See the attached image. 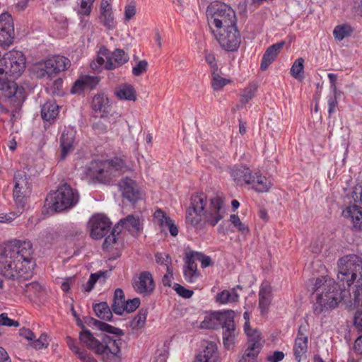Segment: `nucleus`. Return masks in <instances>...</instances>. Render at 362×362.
I'll use <instances>...</instances> for the list:
<instances>
[{
    "instance_id": "nucleus-1",
    "label": "nucleus",
    "mask_w": 362,
    "mask_h": 362,
    "mask_svg": "<svg viewBox=\"0 0 362 362\" xmlns=\"http://www.w3.org/2000/svg\"><path fill=\"white\" fill-rule=\"evenodd\" d=\"M35 267L30 241L13 240L0 250V275L11 280L31 277Z\"/></svg>"
},
{
    "instance_id": "nucleus-2",
    "label": "nucleus",
    "mask_w": 362,
    "mask_h": 362,
    "mask_svg": "<svg viewBox=\"0 0 362 362\" xmlns=\"http://www.w3.org/2000/svg\"><path fill=\"white\" fill-rule=\"evenodd\" d=\"M206 196L197 194L191 197V204L186 212V221L196 230H202L206 223L215 226L226 214L223 199L216 196L210 199V204L206 209Z\"/></svg>"
},
{
    "instance_id": "nucleus-3",
    "label": "nucleus",
    "mask_w": 362,
    "mask_h": 362,
    "mask_svg": "<svg viewBox=\"0 0 362 362\" xmlns=\"http://www.w3.org/2000/svg\"><path fill=\"white\" fill-rule=\"evenodd\" d=\"M341 283L337 288L334 280L327 276L316 279L313 290L316 293V302L313 305V312L319 315L329 310L336 308L341 300Z\"/></svg>"
},
{
    "instance_id": "nucleus-4",
    "label": "nucleus",
    "mask_w": 362,
    "mask_h": 362,
    "mask_svg": "<svg viewBox=\"0 0 362 362\" xmlns=\"http://www.w3.org/2000/svg\"><path fill=\"white\" fill-rule=\"evenodd\" d=\"M206 15L211 33L237 24L235 12L223 2H211L207 7Z\"/></svg>"
},
{
    "instance_id": "nucleus-5",
    "label": "nucleus",
    "mask_w": 362,
    "mask_h": 362,
    "mask_svg": "<svg viewBox=\"0 0 362 362\" xmlns=\"http://www.w3.org/2000/svg\"><path fill=\"white\" fill-rule=\"evenodd\" d=\"M129 170L126 161L120 158L112 160H94L89 167L90 175L101 182L109 180L111 177Z\"/></svg>"
},
{
    "instance_id": "nucleus-6",
    "label": "nucleus",
    "mask_w": 362,
    "mask_h": 362,
    "mask_svg": "<svg viewBox=\"0 0 362 362\" xmlns=\"http://www.w3.org/2000/svg\"><path fill=\"white\" fill-rule=\"evenodd\" d=\"M337 279L343 288L350 286L357 278L362 279V259L357 255H346L338 260Z\"/></svg>"
},
{
    "instance_id": "nucleus-7",
    "label": "nucleus",
    "mask_w": 362,
    "mask_h": 362,
    "mask_svg": "<svg viewBox=\"0 0 362 362\" xmlns=\"http://www.w3.org/2000/svg\"><path fill=\"white\" fill-rule=\"evenodd\" d=\"M78 199V192L67 184H64L47 197L45 203L49 209L57 212L74 206Z\"/></svg>"
},
{
    "instance_id": "nucleus-8",
    "label": "nucleus",
    "mask_w": 362,
    "mask_h": 362,
    "mask_svg": "<svg viewBox=\"0 0 362 362\" xmlns=\"http://www.w3.org/2000/svg\"><path fill=\"white\" fill-rule=\"evenodd\" d=\"M25 69V57L22 52L12 50L6 53L0 59V75L11 78L13 81L21 76Z\"/></svg>"
},
{
    "instance_id": "nucleus-9",
    "label": "nucleus",
    "mask_w": 362,
    "mask_h": 362,
    "mask_svg": "<svg viewBox=\"0 0 362 362\" xmlns=\"http://www.w3.org/2000/svg\"><path fill=\"white\" fill-rule=\"evenodd\" d=\"M121 339L116 337L103 336L95 354L100 356L103 362H120Z\"/></svg>"
},
{
    "instance_id": "nucleus-10",
    "label": "nucleus",
    "mask_w": 362,
    "mask_h": 362,
    "mask_svg": "<svg viewBox=\"0 0 362 362\" xmlns=\"http://www.w3.org/2000/svg\"><path fill=\"white\" fill-rule=\"evenodd\" d=\"M212 34L221 47L227 52H235L240 45L241 35L237 24L214 31Z\"/></svg>"
},
{
    "instance_id": "nucleus-11",
    "label": "nucleus",
    "mask_w": 362,
    "mask_h": 362,
    "mask_svg": "<svg viewBox=\"0 0 362 362\" xmlns=\"http://www.w3.org/2000/svg\"><path fill=\"white\" fill-rule=\"evenodd\" d=\"M69 65V60L63 56H54L39 63L35 69L38 78L52 77L53 74L65 70Z\"/></svg>"
},
{
    "instance_id": "nucleus-12",
    "label": "nucleus",
    "mask_w": 362,
    "mask_h": 362,
    "mask_svg": "<svg viewBox=\"0 0 362 362\" xmlns=\"http://www.w3.org/2000/svg\"><path fill=\"white\" fill-rule=\"evenodd\" d=\"M15 32L13 18L8 13L0 15V45L10 46L14 40Z\"/></svg>"
},
{
    "instance_id": "nucleus-13",
    "label": "nucleus",
    "mask_w": 362,
    "mask_h": 362,
    "mask_svg": "<svg viewBox=\"0 0 362 362\" xmlns=\"http://www.w3.org/2000/svg\"><path fill=\"white\" fill-rule=\"evenodd\" d=\"M13 198L16 202L21 203L24 197L31 191L29 177L23 171H18L14 175Z\"/></svg>"
},
{
    "instance_id": "nucleus-14",
    "label": "nucleus",
    "mask_w": 362,
    "mask_h": 362,
    "mask_svg": "<svg viewBox=\"0 0 362 362\" xmlns=\"http://www.w3.org/2000/svg\"><path fill=\"white\" fill-rule=\"evenodd\" d=\"M90 235L94 239H100L109 231L111 223L107 217L103 214L93 216L90 221Z\"/></svg>"
},
{
    "instance_id": "nucleus-15",
    "label": "nucleus",
    "mask_w": 362,
    "mask_h": 362,
    "mask_svg": "<svg viewBox=\"0 0 362 362\" xmlns=\"http://www.w3.org/2000/svg\"><path fill=\"white\" fill-rule=\"evenodd\" d=\"M233 317V311L228 313L221 324L223 328V341L224 346L228 349H230L233 346L238 334Z\"/></svg>"
},
{
    "instance_id": "nucleus-16",
    "label": "nucleus",
    "mask_w": 362,
    "mask_h": 362,
    "mask_svg": "<svg viewBox=\"0 0 362 362\" xmlns=\"http://www.w3.org/2000/svg\"><path fill=\"white\" fill-rule=\"evenodd\" d=\"M119 187L124 198L134 203L141 199V192L136 182L128 177L122 179Z\"/></svg>"
},
{
    "instance_id": "nucleus-17",
    "label": "nucleus",
    "mask_w": 362,
    "mask_h": 362,
    "mask_svg": "<svg viewBox=\"0 0 362 362\" xmlns=\"http://www.w3.org/2000/svg\"><path fill=\"white\" fill-rule=\"evenodd\" d=\"M308 325H301L298 331L293 346V353L298 362L306 356L308 350Z\"/></svg>"
},
{
    "instance_id": "nucleus-18",
    "label": "nucleus",
    "mask_w": 362,
    "mask_h": 362,
    "mask_svg": "<svg viewBox=\"0 0 362 362\" xmlns=\"http://www.w3.org/2000/svg\"><path fill=\"white\" fill-rule=\"evenodd\" d=\"M134 290L141 294L147 295L154 289V282L152 275L148 272H144L140 274L133 283Z\"/></svg>"
},
{
    "instance_id": "nucleus-19",
    "label": "nucleus",
    "mask_w": 362,
    "mask_h": 362,
    "mask_svg": "<svg viewBox=\"0 0 362 362\" xmlns=\"http://www.w3.org/2000/svg\"><path fill=\"white\" fill-rule=\"evenodd\" d=\"M100 78L96 76H82L74 84L71 89L73 94H81L86 89L92 90L96 87Z\"/></svg>"
},
{
    "instance_id": "nucleus-20",
    "label": "nucleus",
    "mask_w": 362,
    "mask_h": 362,
    "mask_svg": "<svg viewBox=\"0 0 362 362\" xmlns=\"http://www.w3.org/2000/svg\"><path fill=\"white\" fill-rule=\"evenodd\" d=\"M116 226H119V230L127 229L133 235H136L142 230V222L138 216L128 215L121 219Z\"/></svg>"
},
{
    "instance_id": "nucleus-21",
    "label": "nucleus",
    "mask_w": 362,
    "mask_h": 362,
    "mask_svg": "<svg viewBox=\"0 0 362 362\" xmlns=\"http://www.w3.org/2000/svg\"><path fill=\"white\" fill-rule=\"evenodd\" d=\"M272 300V286L268 282H263L259 291V307L262 315L267 313Z\"/></svg>"
},
{
    "instance_id": "nucleus-22",
    "label": "nucleus",
    "mask_w": 362,
    "mask_h": 362,
    "mask_svg": "<svg viewBox=\"0 0 362 362\" xmlns=\"http://www.w3.org/2000/svg\"><path fill=\"white\" fill-rule=\"evenodd\" d=\"M285 45L284 41H281L269 46L263 54L260 68L262 71L266 70L269 66L276 59L280 50Z\"/></svg>"
},
{
    "instance_id": "nucleus-23",
    "label": "nucleus",
    "mask_w": 362,
    "mask_h": 362,
    "mask_svg": "<svg viewBox=\"0 0 362 362\" xmlns=\"http://www.w3.org/2000/svg\"><path fill=\"white\" fill-rule=\"evenodd\" d=\"M76 131L73 128L65 129L60 138L62 157L64 158L69 153L74 150V142Z\"/></svg>"
},
{
    "instance_id": "nucleus-24",
    "label": "nucleus",
    "mask_w": 362,
    "mask_h": 362,
    "mask_svg": "<svg viewBox=\"0 0 362 362\" xmlns=\"http://www.w3.org/2000/svg\"><path fill=\"white\" fill-rule=\"evenodd\" d=\"M129 60L128 54L123 49H116L111 55L107 57L105 64V68L107 70H113L127 63Z\"/></svg>"
},
{
    "instance_id": "nucleus-25",
    "label": "nucleus",
    "mask_w": 362,
    "mask_h": 362,
    "mask_svg": "<svg viewBox=\"0 0 362 362\" xmlns=\"http://www.w3.org/2000/svg\"><path fill=\"white\" fill-rule=\"evenodd\" d=\"M114 93L121 100L135 101L136 91L134 86L130 83H124L115 87Z\"/></svg>"
},
{
    "instance_id": "nucleus-26",
    "label": "nucleus",
    "mask_w": 362,
    "mask_h": 362,
    "mask_svg": "<svg viewBox=\"0 0 362 362\" xmlns=\"http://www.w3.org/2000/svg\"><path fill=\"white\" fill-rule=\"evenodd\" d=\"M343 214L351 219L356 230H362V207L356 204L349 206L343 211Z\"/></svg>"
},
{
    "instance_id": "nucleus-27",
    "label": "nucleus",
    "mask_w": 362,
    "mask_h": 362,
    "mask_svg": "<svg viewBox=\"0 0 362 362\" xmlns=\"http://www.w3.org/2000/svg\"><path fill=\"white\" fill-rule=\"evenodd\" d=\"M184 277L189 283H194L199 277L197 272V266L195 262L192 259V255L185 252V266H184Z\"/></svg>"
},
{
    "instance_id": "nucleus-28",
    "label": "nucleus",
    "mask_w": 362,
    "mask_h": 362,
    "mask_svg": "<svg viewBox=\"0 0 362 362\" xmlns=\"http://www.w3.org/2000/svg\"><path fill=\"white\" fill-rule=\"evenodd\" d=\"M260 334L257 330L254 331V336L248 339V347L242 357H246L247 360H256L260 350Z\"/></svg>"
},
{
    "instance_id": "nucleus-29",
    "label": "nucleus",
    "mask_w": 362,
    "mask_h": 362,
    "mask_svg": "<svg viewBox=\"0 0 362 362\" xmlns=\"http://www.w3.org/2000/svg\"><path fill=\"white\" fill-rule=\"evenodd\" d=\"M203 351L196 358L210 362H218L219 356L216 344L212 341H206L203 344Z\"/></svg>"
},
{
    "instance_id": "nucleus-30",
    "label": "nucleus",
    "mask_w": 362,
    "mask_h": 362,
    "mask_svg": "<svg viewBox=\"0 0 362 362\" xmlns=\"http://www.w3.org/2000/svg\"><path fill=\"white\" fill-rule=\"evenodd\" d=\"M227 313H213L206 315L201 322L200 327L202 329H215L221 325L225 320Z\"/></svg>"
},
{
    "instance_id": "nucleus-31",
    "label": "nucleus",
    "mask_w": 362,
    "mask_h": 362,
    "mask_svg": "<svg viewBox=\"0 0 362 362\" xmlns=\"http://www.w3.org/2000/svg\"><path fill=\"white\" fill-rule=\"evenodd\" d=\"M92 107L95 112L107 113L110 110V100L103 94L96 95L92 100Z\"/></svg>"
},
{
    "instance_id": "nucleus-32",
    "label": "nucleus",
    "mask_w": 362,
    "mask_h": 362,
    "mask_svg": "<svg viewBox=\"0 0 362 362\" xmlns=\"http://www.w3.org/2000/svg\"><path fill=\"white\" fill-rule=\"evenodd\" d=\"M80 341L89 349L95 351L100 340L94 337L93 334L87 329H83L79 334Z\"/></svg>"
},
{
    "instance_id": "nucleus-33",
    "label": "nucleus",
    "mask_w": 362,
    "mask_h": 362,
    "mask_svg": "<svg viewBox=\"0 0 362 362\" xmlns=\"http://www.w3.org/2000/svg\"><path fill=\"white\" fill-rule=\"evenodd\" d=\"M125 302L126 300L123 291L121 288H117L115 291L113 303L112 305L113 312L117 315H123Z\"/></svg>"
},
{
    "instance_id": "nucleus-34",
    "label": "nucleus",
    "mask_w": 362,
    "mask_h": 362,
    "mask_svg": "<svg viewBox=\"0 0 362 362\" xmlns=\"http://www.w3.org/2000/svg\"><path fill=\"white\" fill-rule=\"evenodd\" d=\"M238 298L239 294L235 288L231 290H224L218 293L216 297V301L221 304L235 303L238 300Z\"/></svg>"
},
{
    "instance_id": "nucleus-35",
    "label": "nucleus",
    "mask_w": 362,
    "mask_h": 362,
    "mask_svg": "<svg viewBox=\"0 0 362 362\" xmlns=\"http://www.w3.org/2000/svg\"><path fill=\"white\" fill-rule=\"evenodd\" d=\"M251 185L258 192H266L270 189L272 183L266 177L262 176L258 172H255V182Z\"/></svg>"
},
{
    "instance_id": "nucleus-36",
    "label": "nucleus",
    "mask_w": 362,
    "mask_h": 362,
    "mask_svg": "<svg viewBox=\"0 0 362 362\" xmlns=\"http://www.w3.org/2000/svg\"><path fill=\"white\" fill-rule=\"evenodd\" d=\"M95 315L105 320H110L112 317V311L106 302H101L93 305Z\"/></svg>"
},
{
    "instance_id": "nucleus-37",
    "label": "nucleus",
    "mask_w": 362,
    "mask_h": 362,
    "mask_svg": "<svg viewBox=\"0 0 362 362\" xmlns=\"http://www.w3.org/2000/svg\"><path fill=\"white\" fill-rule=\"evenodd\" d=\"M91 320L93 322L94 325L96 326L100 330L114 334H115V337L117 338H118L119 336L124 334V332L122 329L115 327L106 322H103L93 318H92Z\"/></svg>"
},
{
    "instance_id": "nucleus-38",
    "label": "nucleus",
    "mask_w": 362,
    "mask_h": 362,
    "mask_svg": "<svg viewBox=\"0 0 362 362\" xmlns=\"http://www.w3.org/2000/svg\"><path fill=\"white\" fill-rule=\"evenodd\" d=\"M229 83L230 80L222 77L218 71H211V87L214 90H220Z\"/></svg>"
},
{
    "instance_id": "nucleus-39",
    "label": "nucleus",
    "mask_w": 362,
    "mask_h": 362,
    "mask_svg": "<svg viewBox=\"0 0 362 362\" xmlns=\"http://www.w3.org/2000/svg\"><path fill=\"white\" fill-rule=\"evenodd\" d=\"M147 313L146 309L139 310L138 314L130 322V327L133 329H139L143 327L146 323Z\"/></svg>"
},
{
    "instance_id": "nucleus-40",
    "label": "nucleus",
    "mask_w": 362,
    "mask_h": 362,
    "mask_svg": "<svg viewBox=\"0 0 362 362\" xmlns=\"http://www.w3.org/2000/svg\"><path fill=\"white\" fill-rule=\"evenodd\" d=\"M23 293L30 298L38 296L42 291V286L36 281L25 284L23 287Z\"/></svg>"
},
{
    "instance_id": "nucleus-41",
    "label": "nucleus",
    "mask_w": 362,
    "mask_h": 362,
    "mask_svg": "<svg viewBox=\"0 0 362 362\" xmlns=\"http://www.w3.org/2000/svg\"><path fill=\"white\" fill-rule=\"evenodd\" d=\"M353 32L352 28L347 24L339 25L335 27L333 35L338 40H342L344 37L351 35Z\"/></svg>"
},
{
    "instance_id": "nucleus-42",
    "label": "nucleus",
    "mask_w": 362,
    "mask_h": 362,
    "mask_svg": "<svg viewBox=\"0 0 362 362\" xmlns=\"http://www.w3.org/2000/svg\"><path fill=\"white\" fill-rule=\"evenodd\" d=\"M258 86L257 83H252L246 87L241 95L240 103L243 105L247 103L254 96L257 90Z\"/></svg>"
},
{
    "instance_id": "nucleus-43",
    "label": "nucleus",
    "mask_w": 362,
    "mask_h": 362,
    "mask_svg": "<svg viewBox=\"0 0 362 362\" xmlns=\"http://www.w3.org/2000/svg\"><path fill=\"white\" fill-rule=\"evenodd\" d=\"M100 21L109 30L115 27L112 10L100 12Z\"/></svg>"
},
{
    "instance_id": "nucleus-44",
    "label": "nucleus",
    "mask_w": 362,
    "mask_h": 362,
    "mask_svg": "<svg viewBox=\"0 0 362 362\" xmlns=\"http://www.w3.org/2000/svg\"><path fill=\"white\" fill-rule=\"evenodd\" d=\"M304 59L298 58L296 59L291 68V74L296 79H302L303 78L302 73L303 71Z\"/></svg>"
},
{
    "instance_id": "nucleus-45",
    "label": "nucleus",
    "mask_w": 362,
    "mask_h": 362,
    "mask_svg": "<svg viewBox=\"0 0 362 362\" xmlns=\"http://www.w3.org/2000/svg\"><path fill=\"white\" fill-rule=\"evenodd\" d=\"M106 272H98L97 273L91 274L90 278L86 285L83 286V289L86 292H90L94 287L95 283L102 277L105 278Z\"/></svg>"
},
{
    "instance_id": "nucleus-46",
    "label": "nucleus",
    "mask_w": 362,
    "mask_h": 362,
    "mask_svg": "<svg viewBox=\"0 0 362 362\" xmlns=\"http://www.w3.org/2000/svg\"><path fill=\"white\" fill-rule=\"evenodd\" d=\"M187 252L188 255H192V259L194 262H195V260L201 262L202 267L203 268L207 267L212 264L210 257L206 256L201 252L194 251H187Z\"/></svg>"
},
{
    "instance_id": "nucleus-47",
    "label": "nucleus",
    "mask_w": 362,
    "mask_h": 362,
    "mask_svg": "<svg viewBox=\"0 0 362 362\" xmlns=\"http://www.w3.org/2000/svg\"><path fill=\"white\" fill-rule=\"evenodd\" d=\"M153 217L156 223L160 226V230L165 231V226H166L170 218L161 209L156 210Z\"/></svg>"
},
{
    "instance_id": "nucleus-48",
    "label": "nucleus",
    "mask_w": 362,
    "mask_h": 362,
    "mask_svg": "<svg viewBox=\"0 0 362 362\" xmlns=\"http://www.w3.org/2000/svg\"><path fill=\"white\" fill-rule=\"evenodd\" d=\"M107 122V115H100V117L94 115L93 119V127L98 129L100 132H103L107 129V126L105 124Z\"/></svg>"
},
{
    "instance_id": "nucleus-49",
    "label": "nucleus",
    "mask_w": 362,
    "mask_h": 362,
    "mask_svg": "<svg viewBox=\"0 0 362 362\" xmlns=\"http://www.w3.org/2000/svg\"><path fill=\"white\" fill-rule=\"evenodd\" d=\"M119 226H116L114 227L112 233L107 237L105 238V241L103 243V247L108 249L112 247L117 240V235L120 233Z\"/></svg>"
},
{
    "instance_id": "nucleus-50",
    "label": "nucleus",
    "mask_w": 362,
    "mask_h": 362,
    "mask_svg": "<svg viewBox=\"0 0 362 362\" xmlns=\"http://www.w3.org/2000/svg\"><path fill=\"white\" fill-rule=\"evenodd\" d=\"M247 173V168L245 166H240L234 168L231 172V176L234 181L238 185H243L244 174Z\"/></svg>"
},
{
    "instance_id": "nucleus-51",
    "label": "nucleus",
    "mask_w": 362,
    "mask_h": 362,
    "mask_svg": "<svg viewBox=\"0 0 362 362\" xmlns=\"http://www.w3.org/2000/svg\"><path fill=\"white\" fill-rule=\"evenodd\" d=\"M148 64L145 59L139 61L132 68V74L134 76H139L148 70Z\"/></svg>"
},
{
    "instance_id": "nucleus-52",
    "label": "nucleus",
    "mask_w": 362,
    "mask_h": 362,
    "mask_svg": "<svg viewBox=\"0 0 362 362\" xmlns=\"http://www.w3.org/2000/svg\"><path fill=\"white\" fill-rule=\"evenodd\" d=\"M230 221L233 223V225L243 234H247L249 233L248 227L241 222L238 216L235 214H233L230 217Z\"/></svg>"
},
{
    "instance_id": "nucleus-53",
    "label": "nucleus",
    "mask_w": 362,
    "mask_h": 362,
    "mask_svg": "<svg viewBox=\"0 0 362 362\" xmlns=\"http://www.w3.org/2000/svg\"><path fill=\"white\" fill-rule=\"evenodd\" d=\"M59 111V106L55 100H50L44 103L41 108V113H54Z\"/></svg>"
},
{
    "instance_id": "nucleus-54",
    "label": "nucleus",
    "mask_w": 362,
    "mask_h": 362,
    "mask_svg": "<svg viewBox=\"0 0 362 362\" xmlns=\"http://www.w3.org/2000/svg\"><path fill=\"white\" fill-rule=\"evenodd\" d=\"M141 300L139 298H134L129 299L125 302V306L124 307V313H127L135 311L139 306Z\"/></svg>"
},
{
    "instance_id": "nucleus-55",
    "label": "nucleus",
    "mask_w": 362,
    "mask_h": 362,
    "mask_svg": "<svg viewBox=\"0 0 362 362\" xmlns=\"http://www.w3.org/2000/svg\"><path fill=\"white\" fill-rule=\"evenodd\" d=\"M20 324L18 321L13 320L8 317V314L3 313L0 314V326L7 327H19Z\"/></svg>"
},
{
    "instance_id": "nucleus-56",
    "label": "nucleus",
    "mask_w": 362,
    "mask_h": 362,
    "mask_svg": "<svg viewBox=\"0 0 362 362\" xmlns=\"http://www.w3.org/2000/svg\"><path fill=\"white\" fill-rule=\"evenodd\" d=\"M174 289L180 296L185 298H189L193 295V291L192 290L187 289L178 284H175Z\"/></svg>"
},
{
    "instance_id": "nucleus-57",
    "label": "nucleus",
    "mask_w": 362,
    "mask_h": 362,
    "mask_svg": "<svg viewBox=\"0 0 362 362\" xmlns=\"http://www.w3.org/2000/svg\"><path fill=\"white\" fill-rule=\"evenodd\" d=\"M136 15V6L134 3L127 4L124 10V21H130Z\"/></svg>"
},
{
    "instance_id": "nucleus-58",
    "label": "nucleus",
    "mask_w": 362,
    "mask_h": 362,
    "mask_svg": "<svg viewBox=\"0 0 362 362\" xmlns=\"http://www.w3.org/2000/svg\"><path fill=\"white\" fill-rule=\"evenodd\" d=\"M352 199L355 203L361 202L362 199V185L357 184L352 191Z\"/></svg>"
},
{
    "instance_id": "nucleus-59",
    "label": "nucleus",
    "mask_w": 362,
    "mask_h": 362,
    "mask_svg": "<svg viewBox=\"0 0 362 362\" xmlns=\"http://www.w3.org/2000/svg\"><path fill=\"white\" fill-rule=\"evenodd\" d=\"M93 1L88 0H82L81 2L80 13L83 15H89L91 10Z\"/></svg>"
},
{
    "instance_id": "nucleus-60",
    "label": "nucleus",
    "mask_w": 362,
    "mask_h": 362,
    "mask_svg": "<svg viewBox=\"0 0 362 362\" xmlns=\"http://www.w3.org/2000/svg\"><path fill=\"white\" fill-rule=\"evenodd\" d=\"M44 123V128L47 129L52 124L55 122L57 115H40Z\"/></svg>"
},
{
    "instance_id": "nucleus-61",
    "label": "nucleus",
    "mask_w": 362,
    "mask_h": 362,
    "mask_svg": "<svg viewBox=\"0 0 362 362\" xmlns=\"http://www.w3.org/2000/svg\"><path fill=\"white\" fill-rule=\"evenodd\" d=\"M167 229L169 230V232L172 236L175 237L177 235L178 232H179L178 228L175 224L174 221H173L171 218L170 220H168V222L167 223L166 226H165V231Z\"/></svg>"
},
{
    "instance_id": "nucleus-62",
    "label": "nucleus",
    "mask_w": 362,
    "mask_h": 362,
    "mask_svg": "<svg viewBox=\"0 0 362 362\" xmlns=\"http://www.w3.org/2000/svg\"><path fill=\"white\" fill-rule=\"evenodd\" d=\"M206 62L209 64L211 71H218V66L214 54L206 53L205 55Z\"/></svg>"
},
{
    "instance_id": "nucleus-63",
    "label": "nucleus",
    "mask_w": 362,
    "mask_h": 362,
    "mask_svg": "<svg viewBox=\"0 0 362 362\" xmlns=\"http://www.w3.org/2000/svg\"><path fill=\"white\" fill-rule=\"evenodd\" d=\"M284 358V354L282 351H276L272 355L267 356V360L269 362H279Z\"/></svg>"
},
{
    "instance_id": "nucleus-64",
    "label": "nucleus",
    "mask_w": 362,
    "mask_h": 362,
    "mask_svg": "<svg viewBox=\"0 0 362 362\" xmlns=\"http://www.w3.org/2000/svg\"><path fill=\"white\" fill-rule=\"evenodd\" d=\"M78 358L81 362H98L90 354L86 351L83 350V352L80 353Z\"/></svg>"
}]
</instances>
